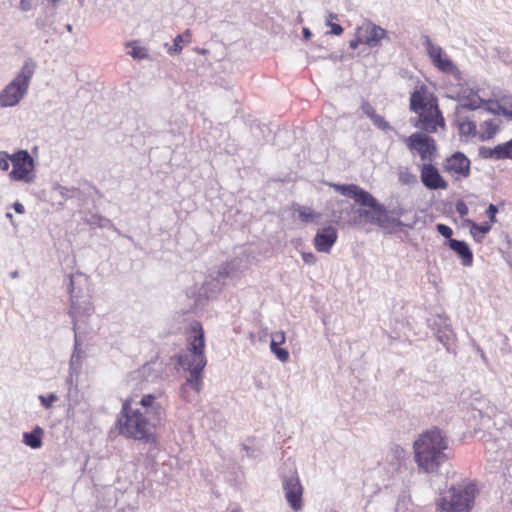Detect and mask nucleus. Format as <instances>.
Instances as JSON below:
<instances>
[{
    "label": "nucleus",
    "instance_id": "obj_1",
    "mask_svg": "<svg viewBox=\"0 0 512 512\" xmlns=\"http://www.w3.org/2000/svg\"><path fill=\"white\" fill-rule=\"evenodd\" d=\"M166 407V398L162 390L143 393L123 401L117 418L119 433L134 440L150 441L160 425Z\"/></svg>",
    "mask_w": 512,
    "mask_h": 512
},
{
    "label": "nucleus",
    "instance_id": "obj_2",
    "mask_svg": "<svg viewBox=\"0 0 512 512\" xmlns=\"http://www.w3.org/2000/svg\"><path fill=\"white\" fill-rule=\"evenodd\" d=\"M204 350V330L199 322L194 321L188 331L187 351L178 356L179 365L189 371L186 383L181 387V396L188 402L193 401V397L187 391L188 388H192L196 394L201 390L202 371L207 363Z\"/></svg>",
    "mask_w": 512,
    "mask_h": 512
},
{
    "label": "nucleus",
    "instance_id": "obj_3",
    "mask_svg": "<svg viewBox=\"0 0 512 512\" xmlns=\"http://www.w3.org/2000/svg\"><path fill=\"white\" fill-rule=\"evenodd\" d=\"M417 466L426 473H435L447 460V436L438 428H432L419 435L414 445Z\"/></svg>",
    "mask_w": 512,
    "mask_h": 512
},
{
    "label": "nucleus",
    "instance_id": "obj_4",
    "mask_svg": "<svg viewBox=\"0 0 512 512\" xmlns=\"http://www.w3.org/2000/svg\"><path fill=\"white\" fill-rule=\"evenodd\" d=\"M410 109L419 115L415 126L428 133L444 126V118L438 107L437 98L425 85L417 87L410 96Z\"/></svg>",
    "mask_w": 512,
    "mask_h": 512
},
{
    "label": "nucleus",
    "instance_id": "obj_5",
    "mask_svg": "<svg viewBox=\"0 0 512 512\" xmlns=\"http://www.w3.org/2000/svg\"><path fill=\"white\" fill-rule=\"evenodd\" d=\"M36 63L27 58L15 77L0 91V107H15L28 92L30 81L35 73Z\"/></svg>",
    "mask_w": 512,
    "mask_h": 512
},
{
    "label": "nucleus",
    "instance_id": "obj_6",
    "mask_svg": "<svg viewBox=\"0 0 512 512\" xmlns=\"http://www.w3.org/2000/svg\"><path fill=\"white\" fill-rule=\"evenodd\" d=\"M338 193L352 198L361 206L368 207L366 223L383 225L388 218L385 207L380 204L369 192L355 184H330Z\"/></svg>",
    "mask_w": 512,
    "mask_h": 512
},
{
    "label": "nucleus",
    "instance_id": "obj_7",
    "mask_svg": "<svg viewBox=\"0 0 512 512\" xmlns=\"http://www.w3.org/2000/svg\"><path fill=\"white\" fill-rule=\"evenodd\" d=\"M475 489L472 485L451 487L437 502V512H469L473 506Z\"/></svg>",
    "mask_w": 512,
    "mask_h": 512
},
{
    "label": "nucleus",
    "instance_id": "obj_8",
    "mask_svg": "<svg viewBox=\"0 0 512 512\" xmlns=\"http://www.w3.org/2000/svg\"><path fill=\"white\" fill-rule=\"evenodd\" d=\"M12 170L8 176L12 181L23 182L26 184L34 182L35 162L27 150H18L12 154Z\"/></svg>",
    "mask_w": 512,
    "mask_h": 512
},
{
    "label": "nucleus",
    "instance_id": "obj_9",
    "mask_svg": "<svg viewBox=\"0 0 512 512\" xmlns=\"http://www.w3.org/2000/svg\"><path fill=\"white\" fill-rule=\"evenodd\" d=\"M423 45L432 64L439 71L453 75L456 79H460V71L458 67L439 45L434 44L427 36L425 37Z\"/></svg>",
    "mask_w": 512,
    "mask_h": 512
},
{
    "label": "nucleus",
    "instance_id": "obj_10",
    "mask_svg": "<svg viewBox=\"0 0 512 512\" xmlns=\"http://www.w3.org/2000/svg\"><path fill=\"white\" fill-rule=\"evenodd\" d=\"M355 208V205L348 200H330L329 216L339 226H355Z\"/></svg>",
    "mask_w": 512,
    "mask_h": 512
},
{
    "label": "nucleus",
    "instance_id": "obj_11",
    "mask_svg": "<svg viewBox=\"0 0 512 512\" xmlns=\"http://www.w3.org/2000/svg\"><path fill=\"white\" fill-rule=\"evenodd\" d=\"M282 487L285 499L289 506L295 512L300 511L303 507V487L296 473L283 478Z\"/></svg>",
    "mask_w": 512,
    "mask_h": 512
},
{
    "label": "nucleus",
    "instance_id": "obj_12",
    "mask_svg": "<svg viewBox=\"0 0 512 512\" xmlns=\"http://www.w3.org/2000/svg\"><path fill=\"white\" fill-rule=\"evenodd\" d=\"M404 142L411 151L418 152L422 160L431 159V156L435 151L434 140L419 132H415L409 137H405Z\"/></svg>",
    "mask_w": 512,
    "mask_h": 512
},
{
    "label": "nucleus",
    "instance_id": "obj_13",
    "mask_svg": "<svg viewBox=\"0 0 512 512\" xmlns=\"http://www.w3.org/2000/svg\"><path fill=\"white\" fill-rule=\"evenodd\" d=\"M356 31L359 34V41H363V44L369 47L378 46L386 36V31L383 28L370 21L362 23Z\"/></svg>",
    "mask_w": 512,
    "mask_h": 512
},
{
    "label": "nucleus",
    "instance_id": "obj_14",
    "mask_svg": "<svg viewBox=\"0 0 512 512\" xmlns=\"http://www.w3.org/2000/svg\"><path fill=\"white\" fill-rule=\"evenodd\" d=\"M420 178L423 185L431 190L447 189L448 183L440 175L438 169L432 164H423L420 169Z\"/></svg>",
    "mask_w": 512,
    "mask_h": 512
},
{
    "label": "nucleus",
    "instance_id": "obj_15",
    "mask_svg": "<svg viewBox=\"0 0 512 512\" xmlns=\"http://www.w3.org/2000/svg\"><path fill=\"white\" fill-rule=\"evenodd\" d=\"M444 169L456 179L467 177L470 172V161L464 154L455 153L446 159Z\"/></svg>",
    "mask_w": 512,
    "mask_h": 512
},
{
    "label": "nucleus",
    "instance_id": "obj_16",
    "mask_svg": "<svg viewBox=\"0 0 512 512\" xmlns=\"http://www.w3.org/2000/svg\"><path fill=\"white\" fill-rule=\"evenodd\" d=\"M240 264L241 260L239 259H234L229 263H223L210 274V277L217 282L218 288H221L225 284L226 278L237 276L238 272H243Z\"/></svg>",
    "mask_w": 512,
    "mask_h": 512
},
{
    "label": "nucleus",
    "instance_id": "obj_17",
    "mask_svg": "<svg viewBox=\"0 0 512 512\" xmlns=\"http://www.w3.org/2000/svg\"><path fill=\"white\" fill-rule=\"evenodd\" d=\"M337 240V231L332 226L319 230L314 238V245L317 251L328 253Z\"/></svg>",
    "mask_w": 512,
    "mask_h": 512
},
{
    "label": "nucleus",
    "instance_id": "obj_18",
    "mask_svg": "<svg viewBox=\"0 0 512 512\" xmlns=\"http://www.w3.org/2000/svg\"><path fill=\"white\" fill-rule=\"evenodd\" d=\"M460 100L464 101L463 104L456 107L457 113L463 112L466 109L476 110L481 107L483 100L469 88H462L458 93Z\"/></svg>",
    "mask_w": 512,
    "mask_h": 512
},
{
    "label": "nucleus",
    "instance_id": "obj_19",
    "mask_svg": "<svg viewBox=\"0 0 512 512\" xmlns=\"http://www.w3.org/2000/svg\"><path fill=\"white\" fill-rule=\"evenodd\" d=\"M448 245L462 259V264L464 266H470L472 264V262H473L472 252H471L469 246L464 241L450 239V240H448Z\"/></svg>",
    "mask_w": 512,
    "mask_h": 512
},
{
    "label": "nucleus",
    "instance_id": "obj_20",
    "mask_svg": "<svg viewBox=\"0 0 512 512\" xmlns=\"http://www.w3.org/2000/svg\"><path fill=\"white\" fill-rule=\"evenodd\" d=\"M463 112L455 111V123L461 136L473 137L478 134L476 125L473 121L462 115Z\"/></svg>",
    "mask_w": 512,
    "mask_h": 512
},
{
    "label": "nucleus",
    "instance_id": "obj_21",
    "mask_svg": "<svg viewBox=\"0 0 512 512\" xmlns=\"http://www.w3.org/2000/svg\"><path fill=\"white\" fill-rule=\"evenodd\" d=\"M192 34L189 29H186L183 34L177 35L173 40V46L168 47L167 53L169 55H178L182 52L183 47L191 42Z\"/></svg>",
    "mask_w": 512,
    "mask_h": 512
},
{
    "label": "nucleus",
    "instance_id": "obj_22",
    "mask_svg": "<svg viewBox=\"0 0 512 512\" xmlns=\"http://www.w3.org/2000/svg\"><path fill=\"white\" fill-rule=\"evenodd\" d=\"M499 125L500 121L496 118L485 120L480 125V130L478 132L480 140L485 141L493 138L499 129Z\"/></svg>",
    "mask_w": 512,
    "mask_h": 512
},
{
    "label": "nucleus",
    "instance_id": "obj_23",
    "mask_svg": "<svg viewBox=\"0 0 512 512\" xmlns=\"http://www.w3.org/2000/svg\"><path fill=\"white\" fill-rule=\"evenodd\" d=\"M42 433H43V430L40 427H36L32 432L24 433L23 442L27 446H29L33 449L40 448L42 445V441H41Z\"/></svg>",
    "mask_w": 512,
    "mask_h": 512
},
{
    "label": "nucleus",
    "instance_id": "obj_24",
    "mask_svg": "<svg viewBox=\"0 0 512 512\" xmlns=\"http://www.w3.org/2000/svg\"><path fill=\"white\" fill-rule=\"evenodd\" d=\"M297 212L299 214V218L303 222H311V223H319L320 214L314 212L311 208L307 206H299L297 208Z\"/></svg>",
    "mask_w": 512,
    "mask_h": 512
},
{
    "label": "nucleus",
    "instance_id": "obj_25",
    "mask_svg": "<svg viewBox=\"0 0 512 512\" xmlns=\"http://www.w3.org/2000/svg\"><path fill=\"white\" fill-rule=\"evenodd\" d=\"M398 180L403 185H414L417 183V177L407 168H400L398 171Z\"/></svg>",
    "mask_w": 512,
    "mask_h": 512
},
{
    "label": "nucleus",
    "instance_id": "obj_26",
    "mask_svg": "<svg viewBox=\"0 0 512 512\" xmlns=\"http://www.w3.org/2000/svg\"><path fill=\"white\" fill-rule=\"evenodd\" d=\"M140 374L145 378L146 382H154L160 377L159 371L155 370L151 365L143 366Z\"/></svg>",
    "mask_w": 512,
    "mask_h": 512
},
{
    "label": "nucleus",
    "instance_id": "obj_27",
    "mask_svg": "<svg viewBox=\"0 0 512 512\" xmlns=\"http://www.w3.org/2000/svg\"><path fill=\"white\" fill-rule=\"evenodd\" d=\"M338 16L334 13H329L326 18V25L331 27V31L329 33L334 35H341L343 32V28L339 24H335V22H332L333 20L337 19Z\"/></svg>",
    "mask_w": 512,
    "mask_h": 512
},
{
    "label": "nucleus",
    "instance_id": "obj_28",
    "mask_svg": "<svg viewBox=\"0 0 512 512\" xmlns=\"http://www.w3.org/2000/svg\"><path fill=\"white\" fill-rule=\"evenodd\" d=\"M481 154L485 158H491L495 160L502 159L501 148L499 145L494 148H483L481 150Z\"/></svg>",
    "mask_w": 512,
    "mask_h": 512
},
{
    "label": "nucleus",
    "instance_id": "obj_29",
    "mask_svg": "<svg viewBox=\"0 0 512 512\" xmlns=\"http://www.w3.org/2000/svg\"><path fill=\"white\" fill-rule=\"evenodd\" d=\"M507 99V102L509 103V106L512 105V97L510 96H504L500 99L499 103H489L486 110L488 112H491L493 114H503L502 110L498 108V106L503 105V101Z\"/></svg>",
    "mask_w": 512,
    "mask_h": 512
},
{
    "label": "nucleus",
    "instance_id": "obj_30",
    "mask_svg": "<svg viewBox=\"0 0 512 512\" xmlns=\"http://www.w3.org/2000/svg\"><path fill=\"white\" fill-rule=\"evenodd\" d=\"M132 47L130 55L134 59H146L148 58V51L145 47L137 46L135 44H129Z\"/></svg>",
    "mask_w": 512,
    "mask_h": 512
},
{
    "label": "nucleus",
    "instance_id": "obj_31",
    "mask_svg": "<svg viewBox=\"0 0 512 512\" xmlns=\"http://www.w3.org/2000/svg\"><path fill=\"white\" fill-rule=\"evenodd\" d=\"M12 154L0 151V171L7 172L11 164Z\"/></svg>",
    "mask_w": 512,
    "mask_h": 512
},
{
    "label": "nucleus",
    "instance_id": "obj_32",
    "mask_svg": "<svg viewBox=\"0 0 512 512\" xmlns=\"http://www.w3.org/2000/svg\"><path fill=\"white\" fill-rule=\"evenodd\" d=\"M368 215V207L355 208V226L366 223Z\"/></svg>",
    "mask_w": 512,
    "mask_h": 512
},
{
    "label": "nucleus",
    "instance_id": "obj_33",
    "mask_svg": "<svg viewBox=\"0 0 512 512\" xmlns=\"http://www.w3.org/2000/svg\"><path fill=\"white\" fill-rule=\"evenodd\" d=\"M370 119L373 121V123L378 126L379 128L386 130L390 128V125L385 119L376 114L375 111H372V114L370 115Z\"/></svg>",
    "mask_w": 512,
    "mask_h": 512
},
{
    "label": "nucleus",
    "instance_id": "obj_34",
    "mask_svg": "<svg viewBox=\"0 0 512 512\" xmlns=\"http://www.w3.org/2000/svg\"><path fill=\"white\" fill-rule=\"evenodd\" d=\"M70 189L67 187L56 184L53 186V193L58 196L61 200H65L70 197Z\"/></svg>",
    "mask_w": 512,
    "mask_h": 512
},
{
    "label": "nucleus",
    "instance_id": "obj_35",
    "mask_svg": "<svg viewBox=\"0 0 512 512\" xmlns=\"http://www.w3.org/2000/svg\"><path fill=\"white\" fill-rule=\"evenodd\" d=\"M57 399H58V397L53 393L49 394L48 396H43V395L39 396L40 402L46 408H50L53 405V403L57 401Z\"/></svg>",
    "mask_w": 512,
    "mask_h": 512
},
{
    "label": "nucleus",
    "instance_id": "obj_36",
    "mask_svg": "<svg viewBox=\"0 0 512 512\" xmlns=\"http://www.w3.org/2000/svg\"><path fill=\"white\" fill-rule=\"evenodd\" d=\"M501 148L502 159H512V139L505 144L499 145Z\"/></svg>",
    "mask_w": 512,
    "mask_h": 512
},
{
    "label": "nucleus",
    "instance_id": "obj_37",
    "mask_svg": "<svg viewBox=\"0 0 512 512\" xmlns=\"http://www.w3.org/2000/svg\"><path fill=\"white\" fill-rule=\"evenodd\" d=\"M490 225L488 224H485V225H478L474 222L471 223V232L472 234L475 236V232H478L480 234H486L489 230H490Z\"/></svg>",
    "mask_w": 512,
    "mask_h": 512
},
{
    "label": "nucleus",
    "instance_id": "obj_38",
    "mask_svg": "<svg viewBox=\"0 0 512 512\" xmlns=\"http://www.w3.org/2000/svg\"><path fill=\"white\" fill-rule=\"evenodd\" d=\"M437 231L445 238L447 239H451V235H452V229L447 226V225H444V224H438L437 225Z\"/></svg>",
    "mask_w": 512,
    "mask_h": 512
},
{
    "label": "nucleus",
    "instance_id": "obj_39",
    "mask_svg": "<svg viewBox=\"0 0 512 512\" xmlns=\"http://www.w3.org/2000/svg\"><path fill=\"white\" fill-rule=\"evenodd\" d=\"M35 0H20L19 9L23 12L30 11L34 7Z\"/></svg>",
    "mask_w": 512,
    "mask_h": 512
},
{
    "label": "nucleus",
    "instance_id": "obj_40",
    "mask_svg": "<svg viewBox=\"0 0 512 512\" xmlns=\"http://www.w3.org/2000/svg\"><path fill=\"white\" fill-rule=\"evenodd\" d=\"M274 355L279 361L283 363L289 360V352L286 349L279 348L277 351H275Z\"/></svg>",
    "mask_w": 512,
    "mask_h": 512
},
{
    "label": "nucleus",
    "instance_id": "obj_41",
    "mask_svg": "<svg viewBox=\"0 0 512 512\" xmlns=\"http://www.w3.org/2000/svg\"><path fill=\"white\" fill-rule=\"evenodd\" d=\"M285 333L283 331H278L271 334V341L277 344H283L285 342Z\"/></svg>",
    "mask_w": 512,
    "mask_h": 512
},
{
    "label": "nucleus",
    "instance_id": "obj_42",
    "mask_svg": "<svg viewBox=\"0 0 512 512\" xmlns=\"http://www.w3.org/2000/svg\"><path fill=\"white\" fill-rule=\"evenodd\" d=\"M503 105L501 106H498L499 109L502 110L503 112V115H505L506 117H508L509 119L512 120V105L509 106V103L507 102V99L503 101Z\"/></svg>",
    "mask_w": 512,
    "mask_h": 512
},
{
    "label": "nucleus",
    "instance_id": "obj_43",
    "mask_svg": "<svg viewBox=\"0 0 512 512\" xmlns=\"http://www.w3.org/2000/svg\"><path fill=\"white\" fill-rule=\"evenodd\" d=\"M456 211L460 216H465L468 214V207L463 201H458L456 203Z\"/></svg>",
    "mask_w": 512,
    "mask_h": 512
},
{
    "label": "nucleus",
    "instance_id": "obj_44",
    "mask_svg": "<svg viewBox=\"0 0 512 512\" xmlns=\"http://www.w3.org/2000/svg\"><path fill=\"white\" fill-rule=\"evenodd\" d=\"M302 259L308 265L316 263V257L313 253H302Z\"/></svg>",
    "mask_w": 512,
    "mask_h": 512
},
{
    "label": "nucleus",
    "instance_id": "obj_45",
    "mask_svg": "<svg viewBox=\"0 0 512 512\" xmlns=\"http://www.w3.org/2000/svg\"><path fill=\"white\" fill-rule=\"evenodd\" d=\"M359 44H363V41H359V34L355 33V38L350 41L349 46L352 49H356Z\"/></svg>",
    "mask_w": 512,
    "mask_h": 512
},
{
    "label": "nucleus",
    "instance_id": "obj_46",
    "mask_svg": "<svg viewBox=\"0 0 512 512\" xmlns=\"http://www.w3.org/2000/svg\"><path fill=\"white\" fill-rule=\"evenodd\" d=\"M487 215L490 217V219L493 221L494 220V217H495V214L497 213V208L495 205L493 204H490L487 211H486Z\"/></svg>",
    "mask_w": 512,
    "mask_h": 512
},
{
    "label": "nucleus",
    "instance_id": "obj_47",
    "mask_svg": "<svg viewBox=\"0 0 512 512\" xmlns=\"http://www.w3.org/2000/svg\"><path fill=\"white\" fill-rule=\"evenodd\" d=\"M13 208L18 214H23L25 212V208H24L23 204H21L19 202H15L13 205Z\"/></svg>",
    "mask_w": 512,
    "mask_h": 512
},
{
    "label": "nucleus",
    "instance_id": "obj_48",
    "mask_svg": "<svg viewBox=\"0 0 512 512\" xmlns=\"http://www.w3.org/2000/svg\"><path fill=\"white\" fill-rule=\"evenodd\" d=\"M280 344H277L275 342H272L270 343V349H271V352L274 354L275 351H277L280 347H279Z\"/></svg>",
    "mask_w": 512,
    "mask_h": 512
},
{
    "label": "nucleus",
    "instance_id": "obj_49",
    "mask_svg": "<svg viewBox=\"0 0 512 512\" xmlns=\"http://www.w3.org/2000/svg\"><path fill=\"white\" fill-rule=\"evenodd\" d=\"M311 32L308 28H303V37L308 40L311 37Z\"/></svg>",
    "mask_w": 512,
    "mask_h": 512
},
{
    "label": "nucleus",
    "instance_id": "obj_50",
    "mask_svg": "<svg viewBox=\"0 0 512 512\" xmlns=\"http://www.w3.org/2000/svg\"><path fill=\"white\" fill-rule=\"evenodd\" d=\"M364 111L370 118V115L372 114V111H374V109L371 106L367 105L366 107H364Z\"/></svg>",
    "mask_w": 512,
    "mask_h": 512
},
{
    "label": "nucleus",
    "instance_id": "obj_51",
    "mask_svg": "<svg viewBox=\"0 0 512 512\" xmlns=\"http://www.w3.org/2000/svg\"><path fill=\"white\" fill-rule=\"evenodd\" d=\"M195 51L199 54H206L208 51L206 49H203V48H196Z\"/></svg>",
    "mask_w": 512,
    "mask_h": 512
},
{
    "label": "nucleus",
    "instance_id": "obj_52",
    "mask_svg": "<svg viewBox=\"0 0 512 512\" xmlns=\"http://www.w3.org/2000/svg\"><path fill=\"white\" fill-rule=\"evenodd\" d=\"M99 221H100V223H99L100 226H105L106 223L109 222L107 219H102V218H99Z\"/></svg>",
    "mask_w": 512,
    "mask_h": 512
},
{
    "label": "nucleus",
    "instance_id": "obj_53",
    "mask_svg": "<svg viewBox=\"0 0 512 512\" xmlns=\"http://www.w3.org/2000/svg\"><path fill=\"white\" fill-rule=\"evenodd\" d=\"M6 217L11 221V223H12V224H14V223H13V215H12V213L7 212V213H6Z\"/></svg>",
    "mask_w": 512,
    "mask_h": 512
},
{
    "label": "nucleus",
    "instance_id": "obj_54",
    "mask_svg": "<svg viewBox=\"0 0 512 512\" xmlns=\"http://www.w3.org/2000/svg\"><path fill=\"white\" fill-rule=\"evenodd\" d=\"M69 280H70L69 290H71V289H73V279H72L71 275L69 276Z\"/></svg>",
    "mask_w": 512,
    "mask_h": 512
},
{
    "label": "nucleus",
    "instance_id": "obj_55",
    "mask_svg": "<svg viewBox=\"0 0 512 512\" xmlns=\"http://www.w3.org/2000/svg\"><path fill=\"white\" fill-rule=\"evenodd\" d=\"M11 277H12V278H17V277H18V271H13V272L11 273Z\"/></svg>",
    "mask_w": 512,
    "mask_h": 512
},
{
    "label": "nucleus",
    "instance_id": "obj_56",
    "mask_svg": "<svg viewBox=\"0 0 512 512\" xmlns=\"http://www.w3.org/2000/svg\"><path fill=\"white\" fill-rule=\"evenodd\" d=\"M66 29H67L68 31H71V30H72V26H71L70 24H68V25L66 26Z\"/></svg>",
    "mask_w": 512,
    "mask_h": 512
},
{
    "label": "nucleus",
    "instance_id": "obj_57",
    "mask_svg": "<svg viewBox=\"0 0 512 512\" xmlns=\"http://www.w3.org/2000/svg\"><path fill=\"white\" fill-rule=\"evenodd\" d=\"M511 267H512V260H511Z\"/></svg>",
    "mask_w": 512,
    "mask_h": 512
}]
</instances>
